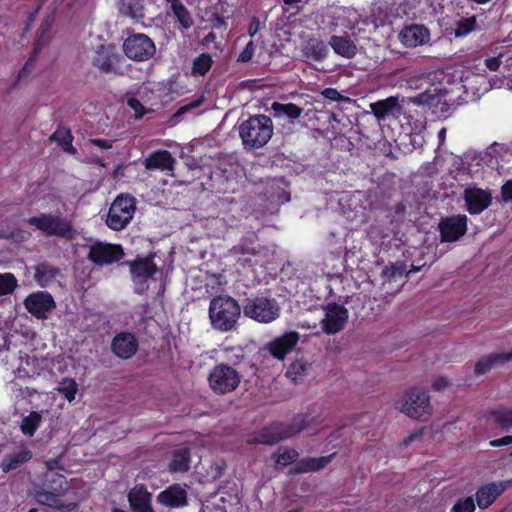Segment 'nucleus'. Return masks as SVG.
<instances>
[{"label": "nucleus", "instance_id": "obj_1", "mask_svg": "<svg viewBox=\"0 0 512 512\" xmlns=\"http://www.w3.org/2000/svg\"><path fill=\"white\" fill-rule=\"evenodd\" d=\"M209 320L211 327L219 332L236 331L241 316L239 303L229 295H218L209 304Z\"/></svg>", "mask_w": 512, "mask_h": 512}, {"label": "nucleus", "instance_id": "obj_2", "mask_svg": "<svg viewBox=\"0 0 512 512\" xmlns=\"http://www.w3.org/2000/svg\"><path fill=\"white\" fill-rule=\"evenodd\" d=\"M239 135L246 150L264 147L273 135V123L264 114L250 116L239 125Z\"/></svg>", "mask_w": 512, "mask_h": 512}, {"label": "nucleus", "instance_id": "obj_3", "mask_svg": "<svg viewBox=\"0 0 512 512\" xmlns=\"http://www.w3.org/2000/svg\"><path fill=\"white\" fill-rule=\"evenodd\" d=\"M335 457V453L321 457H305L298 461L299 453L293 448H279L273 454L277 465L286 467L292 463L295 465L289 470V475L317 472L325 468Z\"/></svg>", "mask_w": 512, "mask_h": 512}, {"label": "nucleus", "instance_id": "obj_4", "mask_svg": "<svg viewBox=\"0 0 512 512\" xmlns=\"http://www.w3.org/2000/svg\"><path fill=\"white\" fill-rule=\"evenodd\" d=\"M27 224L48 237L71 240L75 235L72 222L60 213H40L30 217Z\"/></svg>", "mask_w": 512, "mask_h": 512}, {"label": "nucleus", "instance_id": "obj_5", "mask_svg": "<svg viewBox=\"0 0 512 512\" xmlns=\"http://www.w3.org/2000/svg\"><path fill=\"white\" fill-rule=\"evenodd\" d=\"M281 308L273 298L255 297L246 299L243 313L246 317L259 323H271L279 318Z\"/></svg>", "mask_w": 512, "mask_h": 512}, {"label": "nucleus", "instance_id": "obj_6", "mask_svg": "<svg viewBox=\"0 0 512 512\" xmlns=\"http://www.w3.org/2000/svg\"><path fill=\"white\" fill-rule=\"evenodd\" d=\"M135 198L121 194L116 197L109 208L106 224L112 230L124 229L132 220L135 213Z\"/></svg>", "mask_w": 512, "mask_h": 512}, {"label": "nucleus", "instance_id": "obj_7", "mask_svg": "<svg viewBox=\"0 0 512 512\" xmlns=\"http://www.w3.org/2000/svg\"><path fill=\"white\" fill-rule=\"evenodd\" d=\"M124 57L118 52L114 44H101L97 47L92 59V65L100 72L123 75L122 63Z\"/></svg>", "mask_w": 512, "mask_h": 512}, {"label": "nucleus", "instance_id": "obj_8", "mask_svg": "<svg viewBox=\"0 0 512 512\" xmlns=\"http://www.w3.org/2000/svg\"><path fill=\"white\" fill-rule=\"evenodd\" d=\"M241 380L240 374L227 364L216 365L208 376L210 388L217 394H226L234 391Z\"/></svg>", "mask_w": 512, "mask_h": 512}, {"label": "nucleus", "instance_id": "obj_9", "mask_svg": "<svg viewBox=\"0 0 512 512\" xmlns=\"http://www.w3.org/2000/svg\"><path fill=\"white\" fill-rule=\"evenodd\" d=\"M124 54L133 61H146L154 56L156 47L152 39L142 33L130 35L123 42Z\"/></svg>", "mask_w": 512, "mask_h": 512}, {"label": "nucleus", "instance_id": "obj_10", "mask_svg": "<svg viewBox=\"0 0 512 512\" xmlns=\"http://www.w3.org/2000/svg\"><path fill=\"white\" fill-rule=\"evenodd\" d=\"M429 396L425 390L412 388L403 397L400 411L413 419L430 414Z\"/></svg>", "mask_w": 512, "mask_h": 512}, {"label": "nucleus", "instance_id": "obj_11", "mask_svg": "<svg viewBox=\"0 0 512 512\" xmlns=\"http://www.w3.org/2000/svg\"><path fill=\"white\" fill-rule=\"evenodd\" d=\"M124 255L121 245L98 241L90 246L87 259L97 266H106L120 261Z\"/></svg>", "mask_w": 512, "mask_h": 512}, {"label": "nucleus", "instance_id": "obj_12", "mask_svg": "<svg viewBox=\"0 0 512 512\" xmlns=\"http://www.w3.org/2000/svg\"><path fill=\"white\" fill-rule=\"evenodd\" d=\"M325 317L321 321V328L327 335L342 331L348 321V310L338 303H328L324 307Z\"/></svg>", "mask_w": 512, "mask_h": 512}, {"label": "nucleus", "instance_id": "obj_13", "mask_svg": "<svg viewBox=\"0 0 512 512\" xmlns=\"http://www.w3.org/2000/svg\"><path fill=\"white\" fill-rule=\"evenodd\" d=\"M468 218L464 214H458L442 218L438 224L441 242H455L467 232Z\"/></svg>", "mask_w": 512, "mask_h": 512}, {"label": "nucleus", "instance_id": "obj_14", "mask_svg": "<svg viewBox=\"0 0 512 512\" xmlns=\"http://www.w3.org/2000/svg\"><path fill=\"white\" fill-rule=\"evenodd\" d=\"M25 308L38 319H47L56 304L50 293L39 291L30 294L24 300Z\"/></svg>", "mask_w": 512, "mask_h": 512}, {"label": "nucleus", "instance_id": "obj_15", "mask_svg": "<svg viewBox=\"0 0 512 512\" xmlns=\"http://www.w3.org/2000/svg\"><path fill=\"white\" fill-rule=\"evenodd\" d=\"M512 486V479L490 482L480 486L475 493V500L482 510L490 507L506 489Z\"/></svg>", "mask_w": 512, "mask_h": 512}, {"label": "nucleus", "instance_id": "obj_16", "mask_svg": "<svg viewBox=\"0 0 512 512\" xmlns=\"http://www.w3.org/2000/svg\"><path fill=\"white\" fill-rule=\"evenodd\" d=\"M463 199L467 211L472 215H478L491 205L492 194L489 190L481 188H466L463 192Z\"/></svg>", "mask_w": 512, "mask_h": 512}, {"label": "nucleus", "instance_id": "obj_17", "mask_svg": "<svg viewBox=\"0 0 512 512\" xmlns=\"http://www.w3.org/2000/svg\"><path fill=\"white\" fill-rule=\"evenodd\" d=\"M138 346L137 338L129 332L118 333L111 342L112 352L123 360L132 358L138 351Z\"/></svg>", "mask_w": 512, "mask_h": 512}, {"label": "nucleus", "instance_id": "obj_18", "mask_svg": "<svg viewBox=\"0 0 512 512\" xmlns=\"http://www.w3.org/2000/svg\"><path fill=\"white\" fill-rule=\"evenodd\" d=\"M152 8V0H119L120 13L136 20L152 19L153 16L150 13Z\"/></svg>", "mask_w": 512, "mask_h": 512}, {"label": "nucleus", "instance_id": "obj_19", "mask_svg": "<svg viewBox=\"0 0 512 512\" xmlns=\"http://www.w3.org/2000/svg\"><path fill=\"white\" fill-rule=\"evenodd\" d=\"M129 266L132 279L135 283H144L151 278L157 271L153 262V255L145 258H137L134 261L125 262Z\"/></svg>", "mask_w": 512, "mask_h": 512}, {"label": "nucleus", "instance_id": "obj_20", "mask_svg": "<svg viewBox=\"0 0 512 512\" xmlns=\"http://www.w3.org/2000/svg\"><path fill=\"white\" fill-rule=\"evenodd\" d=\"M156 501L170 509L183 507L187 505V492L181 485L173 484L161 491Z\"/></svg>", "mask_w": 512, "mask_h": 512}, {"label": "nucleus", "instance_id": "obj_21", "mask_svg": "<svg viewBox=\"0 0 512 512\" xmlns=\"http://www.w3.org/2000/svg\"><path fill=\"white\" fill-rule=\"evenodd\" d=\"M299 341V333L295 331L287 332L280 337L275 338L268 344V350L271 355L279 360L292 351Z\"/></svg>", "mask_w": 512, "mask_h": 512}, {"label": "nucleus", "instance_id": "obj_22", "mask_svg": "<svg viewBox=\"0 0 512 512\" xmlns=\"http://www.w3.org/2000/svg\"><path fill=\"white\" fill-rule=\"evenodd\" d=\"M429 36V30L420 24L407 26L399 33L401 43L410 48L426 43L429 40Z\"/></svg>", "mask_w": 512, "mask_h": 512}, {"label": "nucleus", "instance_id": "obj_23", "mask_svg": "<svg viewBox=\"0 0 512 512\" xmlns=\"http://www.w3.org/2000/svg\"><path fill=\"white\" fill-rule=\"evenodd\" d=\"M151 497V493L142 484L136 485L128 493V501L134 512H154Z\"/></svg>", "mask_w": 512, "mask_h": 512}, {"label": "nucleus", "instance_id": "obj_24", "mask_svg": "<svg viewBox=\"0 0 512 512\" xmlns=\"http://www.w3.org/2000/svg\"><path fill=\"white\" fill-rule=\"evenodd\" d=\"M57 489L47 490L46 487L35 485L30 495L41 505L62 510L64 505L60 504L59 497L63 495V489L57 485Z\"/></svg>", "mask_w": 512, "mask_h": 512}, {"label": "nucleus", "instance_id": "obj_25", "mask_svg": "<svg viewBox=\"0 0 512 512\" xmlns=\"http://www.w3.org/2000/svg\"><path fill=\"white\" fill-rule=\"evenodd\" d=\"M512 360V350L506 353H492L482 356L474 365V375L481 376L493 367L503 365Z\"/></svg>", "mask_w": 512, "mask_h": 512}, {"label": "nucleus", "instance_id": "obj_26", "mask_svg": "<svg viewBox=\"0 0 512 512\" xmlns=\"http://www.w3.org/2000/svg\"><path fill=\"white\" fill-rule=\"evenodd\" d=\"M286 439H289V437L285 429V423L275 422L263 428L255 442L258 444L275 445Z\"/></svg>", "mask_w": 512, "mask_h": 512}, {"label": "nucleus", "instance_id": "obj_27", "mask_svg": "<svg viewBox=\"0 0 512 512\" xmlns=\"http://www.w3.org/2000/svg\"><path fill=\"white\" fill-rule=\"evenodd\" d=\"M369 107L379 122L394 116V112L401 109L398 98L394 96L371 103Z\"/></svg>", "mask_w": 512, "mask_h": 512}, {"label": "nucleus", "instance_id": "obj_28", "mask_svg": "<svg viewBox=\"0 0 512 512\" xmlns=\"http://www.w3.org/2000/svg\"><path fill=\"white\" fill-rule=\"evenodd\" d=\"M175 159L167 150H158L150 154L143 161V165L147 170H172Z\"/></svg>", "mask_w": 512, "mask_h": 512}, {"label": "nucleus", "instance_id": "obj_29", "mask_svg": "<svg viewBox=\"0 0 512 512\" xmlns=\"http://www.w3.org/2000/svg\"><path fill=\"white\" fill-rule=\"evenodd\" d=\"M317 424H319L317 416H313L310 413H300L295 415L290 423H285V429L288 437L291 438Z\"/></svg>", "mask_w": 512, "mask_h": 512}, {"label": "nucleus", "instance_id": "obj_30", "mask_svg": "<svg viewBox=\"0 0 512 512\" xmlns=\"http://www.w3.org/2000/svg\"><path fill=\"white\" fill-rule=\"evenodd\" d=\"M168 467L172 473L187 472L190 469V450L187 447L175 449Z\"/></svg>", "mask_w": 512, "mask_h": 512}, {"label": "nucleus", "instance_id": "obj_31", "mask_svg": "<svg viewBox=\"0 0 512 512\" xmlns=\"http://www.w3.org/2000/svg\"><path fill=\"white\" fill-rule=\"evenodd\" d=\"M329 44L336 54L347 59H351L357 54L356 45L347 37L333 35Z\"/></svg>", "mask_w": 512, "mask_h": 512}, {"label": "nucleus", "instance_id": "obj_32", "mask_svg": "<svg viewBox=\"0 0 512 512\" xmlns=\"http://www.w3.org/2000/svg\"><path fill=\"white\" fill-rule=\"evenodd\" d=\"M328 52L325 42L317 38H310L303 48V55L313 61L324 60Z\"/></svg>", "mask_w": 512, "mask_h": 512}, {"label": "nucleus", "instance_id": "obj_33", "mask_svg": "<svg viewBox=\"0 0 512 512\" xmlns=\"http://www.w3.org/2000/svg\"><path fill=\"white\" fill-rule=\"evenodd\" d=\"M59 274V268L47 262H42L35 266L34 278L41 287H46L51 284Z\"/></svg>", "mask_w": 512, "mask_h": 512}, {"label": "nucleus", "instance_id": "obj_34", "mask_svg": "<svg viewBox=\"0 0 512 512\" xmlns=\"http://www.w3.org/2000/svg\"><path fill=\"white\" fill-rule=\"evenodd\" d=\"M271 110L273 111L274 117L287 118L291 123L298 119L303 112V108L297 106L296 104H284L279 102L272 103Z\"/></svg>", "mask_w": 512, "mask_h": 512}, {"label": "nucleus", "instance_id": "obj_35", "mask_svg": "<svg viewBox=\"0 0 512 512\" xmlns=\"http://www.w3.org/2000/svg\"><path fill=\"white\" fill-rule=\"evenodd\" d=\"M31 457L32 453L29 450L21 449L20 451L6 455L1 462V467L4 472H10L29 461Z\"/></svg>", "mask_w": 512, "mask_h": 512}, {"label": "nucleus", "instance_id": "obj_36", "mask_svg": "<svg viewBox=\"0 0 512 512\" xmlns=\"http://www.w3.org/2000/svg\"><path fill=\"white\" fill-rule=\"evenodd\" d=\"M53 17L47 16L45 17L39 27V34L35 41V45L33 50L36 53H41L44 47H46L51 41V27L53 23Z\"/></svg>", "mask_w": 512, "mask_h": 512}, {"label": "nucleus", "instance_id": "obj_37", "mask_svg": "<svg viewBox=\"0 0 512 512\" xmlns=\"http://www.w3.org/2000/svg\"><path fill=\"white\" fill-rule=\"evenodd\" d=\"M50 141L57 142L62 149L70 154H76L77 150L73 147V136L70 129L59 126L56 131L50 136Z\"/></svg>", "mask_w": 512, "mask_h": 512}, {"label": "nucleus", "instance_id": "obj_38", "mask_svg": "<svg viewBox=\"0 0 512 512\" xmlns=\"http://www.w3.org/2000/svg\"><path fill=\"white\" fill-rule=\"evenodd\" d=\"M446 94V91L438 90L436 88L433 90L429 89L417 96V102L419 104L427 105L429 108L433 109V113H435L444 97H446Z\"/></svg>", "mask_w": 512, "mask_h": 512}, {"label": "nucleus", "instance_id": "obj_39", "mask_svg": "<svg viewBox=\"0 0 512 512\" xmlns=\"http://www.w3.org/2000/svg\"><path fill=\"white\" fill-rule=\"evenodd\" d=\"M42 412L31 411L20 423L21 432L27 437H33L42 423Z\"/></svg>", "mask_w": 512, "mask_h": 512}, {"label": "nucleus", "instance_id": "obj_40", "mask_svg": "<svg viewBox=\"0 0 512 512\" xmlns=\"http://www.w3.org/2000/svg\"><path fill=\"white\" fill-rule=\"evenodd\" d=\"M382 275L386 279L385 282L403 280L404 277H407V265L403 262H396L385 266Z\"/></svg>", "mask_w": 512, "mask_h": 512}, {"label": "nucleus", "instance_id": "obj_41", "mask_svg": "<svg viewBox=\"0 0 512 512\" xmlns=\"http://www.w3.org/2000/svg\"><path fill=\"white\" fill-rule=\"evenodd\" d=\"M501 65L505 68L512 66V49L508 48L505 52L500 53L496 57L487 58L485 60V66L491 71H497Z\"/></svg>", "mask_w": 512, "mask_h": 512}, {"label": "nucleus", "instance_id": "obj_42", "mask_svg": "<svg viewBox=\"0 0 512 512\" xmlns=\"http://www.w3.org/2000/svg\"><path fill=\"white\" fill-rule=\"evenodd\" d=\"M171 8L182 28L188 29L193 25V19L187 8L179 0L171 2Z\"/></svg>", "mask_w": 512, "mask_h": 512}, {"label": "nucleus", "instance_id": "obj_43", "mask_svg": "<svg viewBox=\"0 0 512 512\" xmlns=\"http://www.w3.org/2000/svg\"><path fill=\"white\" fill-rule=\"evenodd\" d=\"M476 17L461 18L455 22L453 33L455 37H463L476 29Z\"/></svg>", "mask_w": 512, "mask_h": 512}, {"label": "nucleus", "instance_id": "obj_44", "mask_svg": "<svg viewBox=\"0 0 512 512\" xmlns=\"http://www.w3.org/2000/svg\"><path fill=\"white\" fill-rule=\"evenodd\" d=\"M213 60L210 54L202 53L193 61L192 73L204 76L211 68Z\"/></svg>", "mask_w": 512, "mask_h": 512}, {"label": "nucleus", "instance_id": "obj_45", "mask_svg": "<svg viewBox=\"0 0 512 512\" xmlns=\"http://www.w3.org/2000/svg\"><path fill=\"white\" fill-rule=\"evenodd\" d=\"M56 390L62 394L69 402L75 399L78 390L76 381L72 378H64L60 381Z\"/></svg>", "mask_w": 512, "mask_h": 512}, {"label": "nucleus", "instance_id": "obj_46", "mask_svg": "<svg viewBox=\"0 0 512 512\" xmlns=\"http://www.w3.org/2000/svg\"><path fill=\"white\" fill-rule=\"evenodd\" d=\"M57 485H60L63 489V495L67 491V483L66 479L62 474L55 473V472H49L45 474V479L42 487H46L47 490L57 489Z\"/></svg>", "mask_w": 512, "mask_h": 512}, {"label": "nucleus", "instance_id": "obj_47", "mask_svg": "<svg viewBox=\"0 0 512 512\" xmlns=\"http://www.w3.org/2000/svg\"><path fill=\"white\" fill-rule=\"evenodd\" d=\"M491 416L502 428L512 427V407L510 409H497L491 411Z\"/></svg>", "mask_w": 512, "mask_h": 512}, {"label": "nucleus", "instance_id": "obj_48", "mask_svg": "<svg viewBox=\"0 0 512 512\" xmlns=\"http://www.w3.org/2000/svg\"><path fill=\"white\" fill-rule=\"evenodd\" d=\"M17 287V279L12 273L0 274V296L12 293Z\"/></svg>", "mask_w": 512, "mask_h": 512}, {"label": "nucleus", "instance_id": "obj_49", "mask_svg": "<svg viewBox=\"0 0 512 512\" xmlns=\"http://www.w3.org/2000/svg\"><path fill=\"white\" fill-rule=\"evenodd\" d=\"M476 509L473 497L469 496L456 501L451 512H474Z\"/></svg>", "mask_w": 512, "mask_h": 512}, {"label": "nucleus", "instance_id": "obj_50", "mask_svg": "<svg viewBox=\"0 0 512 512\" xmlns=\"http://www.w3.org/2000/svg\"><path fill=\"white\" fill-rule=\"evenodd\" d=\"M308 365L306 362L297 360L291 364V366L287 370V375L292 377L294 381L297 380L298 377H301L305 374Z\"/></svg>", "mask_w": 512, "mask_h": 512}, {"label": "nucleus", "instance_id": "obj_51", "mask_svg": "<svg viewBox=\"0 0 512 512\" xmlns=\"http://www.w3.org/2000/svg\"><path fill=\"white\" fill-rule=\"evenodd\" d=\"M321 94L324 98L338 103H350L352 101L351 98L340 94L335 88H326Z\"/></svg>", "mask_w": 512, "mask_h": 512}, {"label": "nucleus", "instance_id": "obj_52", "mask_svg": "<svg viewBox=\"0 0 512 512\" xmlns=\"http://www.w3.org/2000/svg\"><path fill=\"white\" fill-rule=\"evenodd\" d=\"M203 102V97L201 98H198L186 105H183L181 106L173 115V119H176V118H179L181 117L182 115H184L185 113L193 110V109H196L198 108Z\"/></svg>", "mask_w": 512, "mask_h": 512}, {"label": "nucleus", "instance_id": "obj_53", "mask_svg": "<svg viewBox=\"0 0 512 512\" xmlns=\"http://www.w3.org/2000/svg\"><path fill=\"white\" fill-rule=\"evenodd\" d=\"M29 234L23 230L17 229L14 231H11L10 233H0V238L7 239V240H13L17 242L25 241L28 239Z\"/></svg>", "mask_w": 512, "mask_h": 512}, {"label": "nucleus", "instance_id": "obj_54", "mask_svg": "<svg viewBox=\"0 0 512 512\" xmlns=\"http://www.w3.org/2000/svg\"><path fill=\"white\" fill-rule=\"evenodd\" d=\"M255 50V46L253 41H249L246 45V47L243 49V51L238 56V62L246 63L250 61L253 57Z\"/></svg>", "mask_w": 512, "mask_h": 512}, {"label": "nucleus", "instance_id": "obj_55", "mask_svg": "<svg viewBox=\"0 0 512 512\" xmlns=\"http://www.w3.org/2000/svg\"><path fill=\"white\" fill-rule=\"evenodd\" d=\"M127 104L134 110L136 118H141L145 114V107L137 98H129Z\"/></svg>", "mask_w": 512, "mask_h": 512}, {"label": "nucleus", "instance_id": "obj_56", "mask_svg": "<svg viewBox=\"0 0 512 512\" xmlns=\"http://www.w3.org/2000/svg\"><path fill=\"white\" fill-rule=\"evenodd\" d=\"M39 54L40 53H36L35 50L32 51V54L30 55L29 59L26 61L24 67L19 72L20 77H22L25 74L30 73L32 71V69L34 68V66L37 62Z\"/></svg>", "mask_w": 512, "mask_h": 512}, {"label": "nucleus", "instance_id": "obj_57", "mask_svg": "<svg viewBox=\"0 0 512 512\" xmlns=\"http://www.w3.org/2000/svg\"><path fill=\"white\" fill-rule=\"evenodd\" d=\"M501 197L504 202H512V180H508L502 185Z\"/></svg>", "mask_w": 512, "mask_h": 512}, {"label": "nucleus", "instance_id": "obj_58", "mask_svg": "<svg viewBox=\"0 0 512 512\" xmlns=\"http://www.w3.org/2000/svg\"><path fill=\"white\" fill-rule=\"evenodd\" d=\"M90 143L92 145L99 147L102 150H108V149L112 148L114 141L96 138V139H90Z\"/></svg>", "mask_w": 512, "mask_h": 512}, {"label": "nucleus", "instance_id": "obj_59", "mask_svg": "<svg viewBox=\"0 0 512 512\" xmlns=\"http://www.w3.org/2000/svg\"><path fill=\"white\" fill-rule=\"evenodd\" d=\"M260 26H261L260 19L256 16H253L251 18V21H250V24L248 27V34L251 37H254L256 35V33L260 30Z\"/></svg>", "mask_w": 512, "mask_h": 512}, {"label": "nucleus", "instance_id": "obj_60", "mask_svg": "<svg viewBox=\"0 0 512 512\" xmlns=\"http://www.w3.org/2000/svg\"><path fill=\"white\" fill-rule=\"evenodd\" d=\"M450 110H451V105L444 98L442 100V102L440 103L439 108L436 110L435 114H437L439 117H447L450 113Z\"/></svg>", "mask_w": 512, "mask_h": 512}, {"label": "nucleus", "instance_id": "obj_61", "mask_svg": "<svg viewBox=\"0 0 512 512\" xmlns=\"http://www.w3.org/2000/svg\"><path fill=\"white\" fill-rule=\"evenodd\" d=\"M232 251L236 254H252L255 255L257 251L254 248L245 246V245H237L234 246Z\"/></svg>", "mask_w": 512, "mask_h": 512}, {"label": "nucleus", "instance_id": "obj_62", "mask_svg": "<svg viewBox=\"0 0 512 512\" xmlns=\"http://www.w3.org/2000/svg\"><path fill=\"white\" fill-rule=\"evenodd\" d=\"M448 385H449V381L447 378L439 377L433 382L432 387L436 391H441V390L445 389L446 387H448Z\"/></svg>", "mask_w": 512, "mask_h": 512}, {"label": "nucleus", "instance_id": "obj_63", "mask_svg": "<svg viewBox=\"0 0 512 512\" xmlns=\"http://www.w3.org/2000/svg\"><path fill=\"white\" fill-rule=\"evenodd\" d=\"M509 444H512V436H510V435L504 436L500 439L492 440L490 442V445L493 447H500V446H505V445H509Z\"/></svg>", "mask_w": 512, "mask_h": 512}, {"label": "nucleus", "instance_id": "obj_64", "mask_svg": "<svg viewBox=\"0 0 512 512\" xmlns=\"http://www.w3.org/2000/svg\"><path fill=\"white\" fill-rule=\"evenodd\" d=\"M419 435L414 433V434H411L409 435L408 437H406L405 439H403L402 441V445L407 447L409 446L416 438H418Z\"/></svg>", "mask_w": 512, "mask_h": 512}]
</instances>
